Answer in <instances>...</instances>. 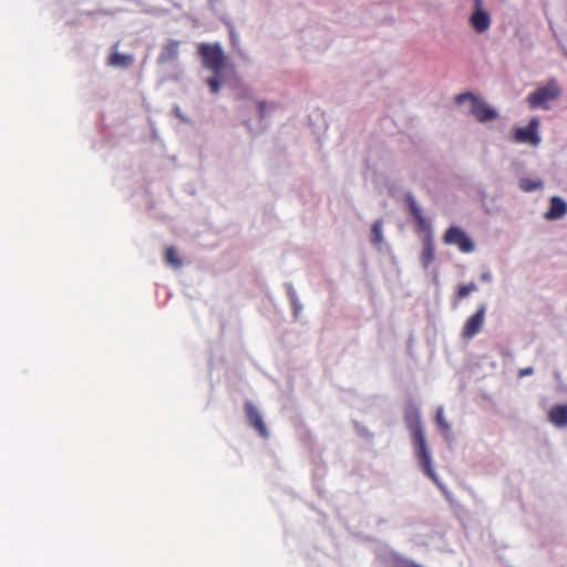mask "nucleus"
<instances>
[{
    "label": "nucleus",
    "mask_w": 567,
    "mask_h": 567,
    "mask_svg": "<svg viewBox=\"0 0 567 567\" xmlns=\"http://www.w3.org/2000/svg\"><path fill=\"white\" fill-rule=\"evenodd\" d=\"M404 422L412 434V442L415 456L424 473L440 487V480L433 468L431 451L427 447L425 433L421 422L420 409L414 403H409L404 411Z\"/></svg>",
    "instance_id": "f257e3e1"
},
{
    "label": "nucleus",
    "mask_w": 567,
    "mask_h": 567,
    "mask_svg": "<svg viewBox=\"0 0 567 567\" xmlns=\"http://www.w3.org/2000/svg\"><path fill=\"white\" fill-rule=\"evenodd\" d=\"M466 101L470 102V113L476 118L477 122L486 123L498 117V112L496 109L471 92L461 93L455 97V102L457 104H463Z\"/></svg>",
    "instance_id": "f03ea898"
},
{
    "label": "nucleus",
    "mask_w": 567,
    "mask_h": 567,
    "mask_svg": "<svg viewBox=\"0 0 567 567\" xmlns=\"http://www.w3.org/2000/svg\"><path fill=\"white\" fill-rule=\"evenodd\" d=\"M198 53L203 59L204 66L213 71L214 74L220 75L226 65V56L221 47L218 43H202L198 45Z\"/></svg>",
    "instance_id": "7ed1b4c3"
},
{
    "label": "nucleus",
    "mask_w": 567,
    "mask_h": 567,
    "mask_svg": "<svg viewBox=\"0 0 567 567\" xmlns=\"http://www.w3.org/2000/svg\"><path fill=\"white\" fill-rule=\"evenodd\" d=\"M561 94V90L555 79L549 80L546 85L538 87L536 91L532 92L527 101L532 109L540 107L543 110H548V102L559 97Z\"/></svg>",
    "instance_id": "20e7f679"
},
{
    "label": "nucleus",
    "mask_w": 567,
    "mask_h": 567,
    "mask_svg": "<svg viewBox=\"0 0 567 567\" xmlns=\"http://www.w3.org/2000/svg\"><path fill=\"white\" fill-rule=\"evenodd\" d=\"M443 241L446 245H454L461 252L471 254L475 250L473 239L457 226H451L444 234Z\"/></svg>",
    "instance_id": "39448f33"
},
{
    "label": "nucleus",
    "mask_w": 567,
    "mask_h": 567,
    "mask_svg": "<svg viewBox=\"0 0 567 567\" xmlns=\"http://www.w3.org/2000/svg\"><path fill=\"white\" fill-rule=\"evenodd\" d=\"M468 22L476 33L486 32L492 24L489 12L484 8L483 0H473V12L468 18Z\"/></svg>",
    "instance_id": "423d86ee"
},
{
    "label": "nucleus",
    "mask_w": 567,
    "mask_h": 567,
    "mask_svg": "<svg viewBox=\"0 0 567 567\" xmlns=\"http://www.w3.org/2000/svg\"><path fill=\"white\" fill-rule=\"evenodd\" d=\"M538 127L539 120L536 117L532 118L527 126L516 127L514 132L515 142L537 146L542 141L538 134Z\"/></svg>",
    "instance_id": "0eeeda50"
},
{
    "label": "nucleus",
    "mask_w": 567,
    "mask_h": 567,
    "mask_svg": "<svg viewBox=\"0 0 567 567\" xmlns=\"http://www.w3.org/2000/svg\"><path fill=\"white\" fill-rule=\"evenodd\" d=\"M486 309V303L480 305L476 312L466 320L462 331L464 339H472L481 331L485 320Z\"/></svg>",
    "instance_id": "6e6552de"
},
{
    "label": "nucleus",
    "mask_w": 567,
    "mask_h": 567,
    "mask_svg": "<svg viewBox=\"0 0 567 567\" xmlns=\"http://www.w3.org/2000/svg\"><path fill=\"white\" fill-rule=\"evenodd\" d=\"M245 413L250 426H252L261 437L268 439L269 431L262 420L260 412L251 402L245 403Z\"/></svg>",
    "instance_id": "1a4fd4ad"
},
{
    "label": "nucleus",
    "mask_w": 567,
    "mask_h": 567,
    "mask_svg": "<svg viewBox=\"0 0 567 567\" xmlns=\"http://www.w3.org/2000/svg\"><path fill=\"white\" fill-rule=\"evenodd\" d=\"M118 47V42L112 45V52L107 58V65L120 69L130 68L134 63V56L132 54L120 53Z\"/></svg>",
    "instance_id": "9d476101"
},
{
    "label": "nucleus",
    "mask_w": 567,
    "mask_h": 567,
    "mask_svg": "<svg viewBox=\"0 0 567 567\" xmlns=\"http://www.w3.org/2000/svg\"><path fill=\"white\" fill-rule=\"evenodd\" d=\"M567 214V203L559 196L550 198L549 209L545 213L547 220H557Z\"/></svg>",
    "instance_id": "9b49d317"
},
{
    "label": "nucleus",
    "mask_w": 567,
    "mask_h": 567,
    "mask_svg": "<svg viewBox=\"0 0 567 567\" xmlns=\"http://www.w3.org/2000/svg\"><path fill=\"white\" fill-rule=\"evenodd\" d=\"M548 420L556 427L567 426V404L554 405L548 412Z\"/></svg>",
    "instance_id": "f8f14e48"
},
{
    "label": "nucleus",
    "mask_w": 567,
    "mask_h": 567,
    "mask_svg": "<svg viewBox=\"0 0 567 567\" xmlns=\"http://www.w3.org/2000/svg\"><path fill=\"white\" fill-rule=\"evenodd\" d=\"M405 202L409 206L410 213L422 228L426 227V219L423 216L422 209L419 206L414 195L411 192L405 193Z\"/></svg>",
    "instance_id": "ddd939ff"
},
{
    "label": "nucleus",
    "mask_w": 567,
    "mask_h": 567,
    "mask_svg": "<svg viewBox=\"0 0 567 567\" xmlns=\"http://www.w3.org/2000/svg\"><path fill=\"white\" fill-rule=\"evenodd\" d=\"M370 243L379 250L382 251L385 246V240L383 236V221L382 219H377L373 221L371 227V236Z\"/></svg>",
    "instance_id": "4468645a"
},
{
    "label": "nucleus",
    "mask_w": 567,
    "mask_h": 567,
    "mask_svg": "<svg viewBox=\"0 0 567 567\" xmlns=\"http://www.w3.org/2000/svg\"><path fill=\"white\" fill-rule=\"evenodd\" d=\"M435 257V245L431 236H426L423 240V250L421 255V264L427 269Z\"/></svg>",
    "instance_id": "2eb2a0df"
},
{
    "label": "nucleus",
    "mask_w": 567,
    "mask_h": 567,
    "mask_svg": "<svg viewBox=\"0 0 567 567\" xmlns=\"http://www.w3.org/2000/svg\"><path fill=\"white\" fill-rule=\"evenodd\" d=\"M544 183L540 179H529V178H523L519 182V187L522 190L530 193L535 192L537 189L543 188Z\"/></svg>",
    "instance_id": "dca6fc26"
},
{
    "label": "nucleus",
    "mask_w": 567,
    "mask_h": 567,
    "mask_svg": "<svg viewBox=\"0 0 567 567\" xmlns=\"http://www.w3.org/2000/svg\"><path fill=\"white\" fill-rule=\"evenodd\" d=\"M166 262L173 268L177 269L182 266V259L177 256V251L174 247H167L165 251Z\"/></svg>",
    "instance_id": "f3484780"
},
{
    "label": "nucleus",
    "mask_w": 567,
    "mask_h": 567,
    "mask_svg": "<svg viewBox=\"0 0 567 567\" xmlns=\"http://www.w3.org/2000/svg\"><path fill=\"white\" fill-rule=\"evenodd\" d=\"M179 43L177 41H171L164 48L162 58L166 60H174L178 54Z\"/></svg>",
    "instance_id": "a211bd4d"
},
{
    "label": "nucleus",
    "mask_w": 567,
    "mask_h": 567,
    "mask_svg": "<svg viewBox=\"0 0 567 567\" xmlns=\"http://www.w3.org/2000/svg\"><path fill=\"white\" fill-rule=\"evenodd\" d=\"M478 288L475 282L471 281L467 285L460 286L456 292V299L466 298L470 293L476 291Z\"/></svg>",
    "instance_id": "6ab92c4d"
},
{
    "label": "nucleus",
    "mask_w": 567,
    "mask_h": 567,
    "mask_svg": "<svg viewBox=\"0 0 567 567\" xmlns=\"http://www.w3.org/2000/svg\"><path fill=\"white\" fill-rule=\"evenodd\" d=\"M436 423L441 427V430L445 433H449L451 430V426L449 422L444 417V410L443 406H440L436 412Z\"/></svg>",
    "instance_id": "aec40b11"
},
{
    "label": "nucleus",
    "mask_w": 567,
    "mask_h": 567,
    "mask_svg": "<svg viewBox=\"0 0 567 567\" xmlns=\"http://www.w3.org/2000/svg\"><path fill=\"white\" fill-rule=\"evenodd\" d=\"M219 75H216L213 76V78H209L207 79V84L208 86L210 87V91L214 93V94H217L219 92V87H220V81L218 79Z\"/></svg>",
    "instance_id": "412c9836"
},
{
    "label": "nucleus",
    "mask_w": 567,
    "mask_h": 567,
    "mask_svg": "<svg viewBox=\"0 0 567 567\" xmlns=\"http://www.w3.org/2000/svg\"><path fill=\"white\" fill-rule=\"evenodd\" d=\"M256 107H257L259 120L260 121L264 120V117L266 115V111L268 109V104L266 102L259 101V102H256Z\"/></svg>",
    "instance_id": "4be33fe9"
},
{
    "label": "nucleus",
    "mask_w": 567,
    "mask_h": 567,
    "mask_svg": "<svg viewBox=\"0 0 567 567\" xmlns=\"http://www.w3.org/2000/svg\"><path fill=\"white\" fill-rule=\"evenodd\" d=\"M357 435L365 437L367 440H372V434L364 427H358L357 426Z\"/></svg>",
    "instance_id": "5701e85b"
},
{
    "label": "nucleus",
    "mask_w": 567,
    "mask_h": 567,
    "mask_svg": "<svg viewBox=\"0 0 567 567\" xmlns=\"http://www.w3.org/2000/svg\"><path fill=\"white\" fill-rule=\"evenodd\" d=\"M533 373H534V369L532 367H527V368L520 369L518 371V377L519 378L529 377Z\"/></svg>",
    "instance_id": "b1692460"
},
{
    "label": "nucleus",
    "mask_w": 567,
    "mask_h": 567,
    "mask_svg": "<svg viewBox=\"0 0 567 567\" xmlns=\"http://www.w3.org/2000/svg\"><path fill=\"white\" fill-rule=\"evenodd\" d=\"M481 280L485 282H491L493 280V275L489 270L482 272Z\"/></svg>",
    "instance_id": "393cba45"
},
{
    "label": "nucleus",
    "mask_w": 567,
    "mask_h": 567,
    "mask_svg": "<svg viewBox=\"0 0 567 567\" xmlns=\"http://www.w3.org/2000/svg\"><path fill=\"white\" fill-rule=\"evenodd\" d=\"M457 303H458L457 300L453 301V307L454 308L457 307Z\"/></svg>",
    "instance_id": "a878e982"
}]
</instances>
